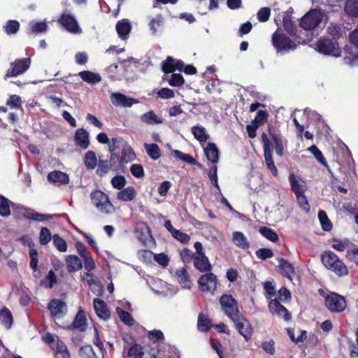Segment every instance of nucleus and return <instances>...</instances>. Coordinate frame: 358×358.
<instances>
[{
    "instance_id": "obj_36",
    "label": "nucleus",
    "mask_w": 358,
    "mask_h": 358,
    "mask_svg": "<svg viewBox=\"0 0 358 358\" xmlns=\"http://www.w3.org/2000/svg\"><path fill=\"white\" fill-rule=\"evenodd\" d=\"M82 278L84 281L87 282L93 292H101L102 290L100 285L89 272L84 273Z\"/></svg>"
},
{
    "instance_id": "obj_21",
    "label": "nucleus",
    "mask_w": 358,
    "mask_h": 358,
    "mask_svg": "<svg viewBox=\"0 0 358 358\" xmlns=\"http://www.w3.org/2000/svg\"><path fill=\"white\" fill-rule=\"evenodd\" d=\"M76 144L83 149H87L90 145L89 134L84 129H79L75 134Z\"/></svg>"
},
{
    "instance_id": "obj_6",
    "label": "nucleus",
    "mask_w": 358,
    "mask_h": 358,
    "mask_svg": "<svg viewBox=\"0 0 358 358\" xmlns=\"http://www.w3.org/2000/svg\"><path fill=\"white\" fill-rule=\"evenodd\" d=\"M236 329L245 340H249L252 335V327L250 322L241 314L231 318Z\"/></svg>"
},
{
    "instance_id": "obj_34",
    "label": "nucleus",
    "mask_w": 358,
    "mask_h": 358,
    "mask_svg": "<svg viewBox=\"0 0 358 358\" xmlns=\"http://www.w3.org/2000/svg\"><path fill=\"white\" fill-rule=\"evenodd\" d=\"M344 10L348 15L358 17V0H347Z\"/></svg>"
},
{
    "instance_id": "obj_26",
    "label": "nucleus",
    "mask_w": 358,
    "mask_h": 358,
    "mask_svg": "<svg viewBox=\"0 0 358 358\" xmlns=\"http://www.w3.org/2000/svg\"><path fill=\"white\" fill-rule=\"evenodd\" d=\"M87 326V320L85 313L83 310H80L74 319L72 327L78 331H83L86 329Z\"/></svg>"
},
{
    "instance_id": "obj_48",
    "label": "nucleus",
    "mask_w": 358,
    "mask_h": 358,
    "mask_svg": "<svg viewBox=\"0 0 358 358\" xmlns=\"http://www.w3.org/2000/svg\"><path fill=\"white\" fill-rule=\"evenodd\" d=\"M308 151L310 152L315 156V157L317 159V160L319 162H320L322 164H323L326 167L328 166L327 163L322 152L315 145H312L310 148H308Z\"/></svg>"
},
{
    "instance_id": "obj_43",
    "label": "nucleus",
    "mask_w": 358,
    "mask_h": 358,
    "mask_svg": "<svg viewBox=\"0 0 358 358\" xmlns=\"http://www.w3.org/2000/svg\"><path fill=\"white\" fill-rule=\"evenodd\" d=\"M318 218L320 221L322 227L325 231H330L332 228V224L329 220L326 213L324 210H320L318 213Z\"/></svg>"
},
{
    "instance_id": "obj_11",
    "label": "nucleus",
    "mask_w": 358,
    "mask_h": 358,
    "mask_svg": "<svg viewBox=\"0 0 358 358\" xmlns=\"http://www.w3.org/2000/svg\"><path fill=\"white\" fill-rule=\"evenodd\" d=\"M317 49L324 55H331L335 57L340 55V50L337 45L330 39L320 38L317 42Z\"/></svg>"
},
{
    "instance_id": "obj_10",
    "label": "nucleus",
    "mask_w": 358,
    "mask_h": 358,
    "mask_svg": "<svg viewBox=\"0 0 358 358\" xmlns=\"http://www.w3.org/2000/svg\"><path fill=\"white\" fill-rule=\"evenodd\" d=\"M58 22L69 32L72 34H80L82 32L76 19L71 14H62Z\"/></svg>"
},
{
    "instance_id": "obj_54",
    "label": "nucleus",
    "mask_w": 358,
    "mask_h": 358,
    "mask_svg": "<svg viewBox=\"0 0 358 358\" xmlns=\"http://www.w3.org/2000/svg\"><path fill=\"white\" fill-rule=\"evenodd\" d=\"M53 243L55 246L59 250L60 252H65L67 250V244L66 241L60 238L58 235L55 234L53 236Z\"/></svg>"
},
{
    "instance_id": "obj_23",
    "label": "nucleus",
    "mask_w": 358,
    "mask_h": 358,
    "mask_svg": "<svg viewBox=\"0 0 358 358\" xmlns=\"http://www.w3.org/2000/svg\"><path fill=\"white\" fill-rule=\"evenodd\" d=\"M131 28V24L127 19L120 20L116 24L117 32L119 36L122 39H125L128 36L130 33Z\"/></svg>"
},
{
    "instance_id": "obj_40",
    "label": "nucleus",
    "mask_w": 358,
    "mask_h": 358,
    "mask_svg": "<svg viewBox=\"0 0 358 358\" xmlns=\"http://www.w3.org/2000/svg\"><path fill=\"white\" fill-rule=\"evenodd\" d=\"M259 232L264 237L272 242H277L278 241V234L269 228L262 227L259 229Z\"/></svg>"
},
{
    "instance_id": "obj_27",
    "label": "nucleus",
    "mask_w": 358,
    "mask_h": 358,
    "mask_svg": "<svg viewBox=\"0 0 358 358\" xmlns=\"http://www.w3.org/2000/svg\"><path fill=\"white\" fill-rule=\"evenodd\" d=\"M232 241L237 247L246 250L250 247V243L246 236L241 231H234L232 234Z\"/></svg>"
},
{
    "instance_id": "obj_31",
    "label": "nucleus",
    "mask_w": 358,
    "mask_h": 358,
    "mask_svg": "<svg viewBox=\"0 0 358 358\" xmlns=\"http://www.w3.org/2000/svg\"><path fill=\"white\" fill-rule=\"evenodd\" d=\"M192 133L194 138L200 143L206 142L208 139V135L205 127L203 126H194L192 127Z\"/></svg>"
},
{
    "instance_id": "obj_1",
    "label": "nucleus",
    "mask_w": 358,
    "mask_h": 358,
    "mask_svg": "<svg viewBox=\"0 0 358 358\" xmlns=\"http://www.w3.org/2000/svg\"><path fill=\"white\" fill-rule=\"evenodd\" d=\"M321 261L326 268L338 277L348 275L349 271L344 262L334 252L328 250L321 255Z\"/></svg>"
},
{
    "instance_id": "obj_2",
    "label": "nucleus",
    "mask_w": 358,
    "mask_h": 358,
    "mask_svg": "<svg viewBox=\"0 0 358 358\" xmlns=\"http://www.w3.org/2000/svg\"><path fill=\"white\" fill-rule=\"evenodd\" d=\"M90 199L93 206L103 214L109 215L115 211V208L110 202L108 194L96 189L90 193Z\"/></svg>"
},
{
    "instance_id": "obj_16",
    "label": "nucleus",
    "mask_w": 358,
    "mask_h": 358,
    "mask_svg": "<svg viewBox=\"0 0 358 358\" xmlns=\"http://www.w3.org/2000/svg\"><path fill=\"white\" fill-rule=\"evenodd\" d=\"M48 180L56 185H66L69 182V176L60 171H54L48 175Z\"/></svg>"
},
{
    "instance_id": "obj_37",
    "label": "nucleus",
    "mask_w": 358,
    "mask_h": 358,
    "mask_svg": "<svg viewBox=\"0 0 358 358\" xmlns=\"http://www.w3.org/2000/svg\"><path fill=\"white\" fill-rule=\"evenodd\" d=\"M176 275L179 282L184 287H190L189 276L185 268L177 270Z\"/></svg>"
},
{
    "instance_id": "obj_17",
    "label": "nucleus",
    "mask_w": 358,
    "mask_h": 358,
    "mask_svg": "<svg viewBox=\"0 0 358 358\" xmlns=\"http://www.w3.org/2000/svg\"><path fill=\"white\" fill-rule=\"evenodd\" d=\"M194 264L200 272H208L212 269V265L205 255H194Z\"/></svg>"
},
{
    "instance_id": "obj_55",
    "label": "nucleus",
    "mask_w": 358,
    "mask_h": 358,
    "mask_svg": "<svg viewBox=\"0 0 358 358\" xmlns=\"http://www.w3.org/2000/svg\"><path fill=\"white\" fill-rule=\"evenodd\" d=\"M111 184L117 189H122L126 185V179L122 176H117L112 178Z\"/></svg>"
},
{
    "instance_id": "obj_47",
    "label": "nucleus",
    "mask_w": 358,
    "mask_h": 358,
    "mask_svg": "<svg viewBox=\"0 0 358 358\" xmlns=\"http://www.w3.org/2000/svg\"><path fill=\"white\" fill-rule=\"evenodd\" d=\"M20 28V23L17 20H9L3 27L7 34H13L17 32Z\"/></svg>"
},
{
    "instance_id": "obj_13",
    "label": "nucleus",
    "mask_w": 358,
    "mask_h": 358,
    "mask_svg": "<svg viewBox=\"0 0 358 358\" xmlns=\"http://www.w3.org/2000/svg\"><path fill=\"white\" fill-rule=\"evenodd\" d=\"M48 309L55 320L62 318L67 311L66 303L63 301L57 299H52L50 302Z\"/></svg>"
},
{
    "instance_id": "obj_9",
    "label": "nucleus",
    "mask_w": 358,
    "mask_h": 358,
    "mask_svg": "<svg viewBox=\"0 0 358 358\" xmlns=\"http://www.w3.org/2000/svg\"><path fill=\"white\" fill-rule=\"evenodd\" d=\"M272 43L277 51L294 49L296 45L285 34L275 31L272 36Z\"/></svg>"
},
{
    "instance_id": "obj_25",
    "label": "nucleus",
    "mask_w": 358,
    "mask_h": 358,
    "mask_svg": "<svg viewBox=\"0 0 358 358\" xmlns=\"http://www.w3.org/2000/svg\"><path fill=\"white\" fill-rule=\"evenodd\" d=\"M66 268L69 272H75L79 271L82 266V262L76 255H69L66 258Z\"/></svg>"
},
{
    "instance_id": "obj_62",
    "label": "nucleus",
    "mask_w": 358,
    "mask_h": 358,
    "mask_svg": "<svg viewBox=\"0 0 358 358\" xmlns=\"http://www.w3.org/2000/svg\"><path fill=\"white\" fill-rule=\"evenodd\" d=\"M271 15V9L268 7L262 8L257 13V18L260 22H264L268 20Z\"/></svg>"
},
{
    "instance_id": "obj_44",
    "label": "nucleus",
    "mask_w": 358,
    "mask_h": 358,
    "mask_svg": "<svg viewBox=\"0 0 358 358\" xmlns=\"http://www.w3.org/2000/svg\"><path fill=\"white\" fill-rule=\"evenodd\" d=\"M198 329L201 331H208L211 327L210 320L203 315H200L198 320Z\"/></svg>"
},
{
    "instance_id": "obj_56",
    "label": "nucleus",
    "mask_w": 358,
    "mask_h": 358,
    "mask_svg": "<svg viewBox=\"0 0 358 358\" xmlns=\"http://www.w3.org/2000/svg\"><path fill=\"white\" fill-rule=\"evenodd\" d=\"M297 202L300 208L305 212H308L310 210V206L308 204L306 196L304 193L296 194Z\"/></svg>"
},
{
    "instance_id": "obj_8",
    "label": "nucleus",
    "mask_w": 358,
    "mask_h": 358,
    "mask_svg": "<svg viewBox=\"0 0 358 358\" xmlns=\"http://www.w3.org/2000/svg\"><path fill=\"white\" fill-rule=\"evenodd\" d=\"M220 302L225 314L230 319L240 314L236 301L231 295L224 294L222 296Z\"/></svg>"
},
{
    "instance_id": "obj_63",
    "label": "nucleus",
    "mask_w": 358,
    "mask_h": 358,
    "mask_svg": "<svg viewBox=\"0 0 358 358\" xmlns=\"http://www.w3.org/2000/svg\"><path fill=\"white\" fill-rule=\"evenodd\" d=\"M256 256L260 259H266L273 256V252L268 248H261L256 251Z\"/></svg>"
},
{
    "instance_id": "obj_35",
    "label": "nucleus",
    "mask_w": 358,
    "mask_h": 358,
    "mask_svg": "<svg viewBox=\"0 0 358 358\" xmlns=\"http://www.w3.org/2000/svg\"><path fill=\"white\" fill-rule=\"evenodd\" d=\"M84 163L88 169H94L98 164L96 154L93 151H88L85 155Z\"/></svg>"
},
{
    "instance_id": "obj_59",
    "label": "nucleus",
    "mask_w": 358,
    "mask_h": 358,
    "mask_svg": "<svg viewBox=\"0 0 358 358\" xmlns=\"http://www.w3.org/2000/svg\"><path fill=\"white\" fill-rule=\"evenodd\" d=\"M40 243L42 245H46L51 240V233L46 227H43L40 232Z\"/></svg>"
},
{
    "instance_id": "obj_28",
    "label": "nucleus",
    "mask_w": 358,
    "mask_h": 358,
    "mask_svg": "<svg viewBox=\"0 0 358 358\" xmlns=\"http://www.w3.org/2000/svg\"><path fill=\"white\" fill-rule=\"evenodd\" d=\"M23 215L26 218L36 222H43L45 220H52L54 217L52 215L38 213L31 209L25 210Z\"/></svg>"
},
{
    "instance_id": "obj_58",
    "label": "nucleus",
    "mask_w": 358,
    "mask_h": 358,
    "mask_svg": "<svg viewBox=\"0 0 358 358\" xmlns=\"http://www.w3.org/2000/svg\"><path fill=\"white\" fill-rule=\"evenodd\" d=\"M185 80L181 74L173 73L171 78L169 80V83L171 86L179 87L184 84Z\"/></svg>"
},
{
    "instance_id": "obj_30",
    "label": "nucleus",
    "mask_w": 358,
    "mask_h": 358,
    "mask_svg": "<svg viewBox=\"0 0 358 358\" xmlns=\"http://www.w3.org/2000/svg\"><path fill=\"white\" fill-rule=\"evenodd\" d=\"M78 76L85 82L92 85L98 83L101 80V77L99 73H93L89 71H80L78 73Z\"/></svg>"
},
{
    "instance_id": "obj_64",
    "label": "nucleus",
    "mask_w": 358,
    "mask_h": 358,
    "mask_svg": "<svg viewBox=\"0 0 358 358\" xmlns=\"http://www.w3.org/2000/svg\"><path fill=\"white\" fill-rule=\"evenodd\" d=\"M30 257V266L35 271L38 267V252L35 249H31L29 250Z\"/></svg>"
},
{
    "instance_id": "obj_50",
    "label": "nucleus",
    "mask_w": 358,
    "mask_h": 358,
    "mask_svg": "<svg viewBox=\"0 0 358 358\" xmlns=\"http://www.w3.org/2000/svg\"><path fill=\"white\" fill-rule=\"evenodd\" d=\"M349 244L350 241L348 239L343 241H341L338 239H333L331 246L334 250L338 252H343L349 245Z\"/></svg>"
},
{
    "instance_id": "obj_61",
    "label": "nucleus",
    "mask_w": 358,
    "mask_h": 358,
    "mask_svg": "<svg viewBox=\"0 0 358 358\" xmlns=\"http://www.w3.org/2000/svg\"><path fill=\"white\" fill-rule=\"evenodd\" d=\"M267 117L268 114L265 110H259L252 123L259 127L267 121Z\"/></svg>"
},
{
    "instance_id": "obj_41",
    "label": "nucleus",
    "mask_w": 358,
    "mask_h": 358,
    "mask_svg": "<svg viewBox=\"0 0 358 358\" xmlns=\"http://www.w3.org/2000/svg\"><path fill=\"white\" fill-rule=\"evenodd\" d=\"M136 158V155L129 146L125 147L122 150L121 161L125 163L131 162Z\"/></svg>"
},
{
    "instance_id": "obj_60",
    "label": "nucleus",
    "mask_w": 358,
    "mask_h": 358,
    "mask_svg": "<svg viewBox=\"0 0 358 358\" xmlns=\"http://www.w3.org/2000/svg\"><path fill=\"white\" fill-rule=\"evenodd\" d=\"M130 171L131 174L137 178H141L144 176V170L141 164H132L130 168Z\"/></svg>"
},
{
    "instance_id": "obj_14",
    "label": "nucleus",
    "mask_w": 358,
    "mask_h": 358,
    "mask_svg": "<svg viewBox=\"0 0 358 358\" xmlns=\"http://www.w3.org/2000/svg\"><path fill=\"white\" fill-rule=\"evenodd\" d=\"M268 308L273 315L282 317L285 321H289L291 319V315L288 313L287 310L281 305L278 300H271L268 304Z\"/></svg>"
},
{
    "instance_id": "obj_19",
    "label": "nucleus",
    "mask_w": 358,
    "mask_h": 358,
    "mask_svg": "<svg viewBox=\"0 0 358 358\" xmlns=\"http://www.w3.org/2000/svg\"><path fill=\"white\" fill-rule=\"evenodd\" d=\"M278 261L281 274L289 280L292 281V276L295 274L293 266L282 258L279 259Z\"/></svg>"
},
{
    "instance_id": "obj_4",
    "label": "nucleus",
    "mask_w": 358,
    "mask_h": 358,
    "mask_svg": "<svg viewBox=\"0 0 358 358\" xmlns=\"http://www.w3.org/2000/svg\"><path fill=\"white\" fill-rule=\"evenodd\" d=\"M325 306L331 312L341 313L346 308V301L343 296L331 293L325 299Z\"/></svg>"
},
{
    "instance_id": "obj_33",
    "label": "nucleus",
    "mask_w": 358,
    "mask_h": 358,
    "mask_svg": "<svg viewBox=\"0 0 358 358\" xmlns=\"http://www.w3.org/2000/svg\"><path fill=\"white\" fill-rule=\"evenodd\" d=\"M52 350L55 351V358H70L69 352L63 341L57 343Z\"/></svg>"
},
{
    "instance_id": "obj_39",
    "label": "nucleus",
    "mask_w": 358,
    "mask_h": 358,
    "mask_svg": "<svg viewBox=\"0 0 358 358\" xmlns=\"http://www.w3.org/2000/svg\"><path fill=\"white\" fill-rule=\"evenodd\" d=\"M0 322L6 327L10 328L13 323V317L10 312L7 308L0 310Z\"/></svg>"
},
{
    "instance_id": "obj_52",
    "label": "nucleus",
    "mask_w": 358,
    "mask_h": 358,
    "mask_svg": "<svg viewBox=\"0 0 358 358\" xmlns=\"http://www.w3.org/2000/svg\"><path fill=\"white\" fill-rule=\"evenodd\" d=\"M164 22V17L162 15H158L151 20L149 26L153 34L157 32V28L162 26Z\"/></svg>"
},
{
    "instance_id": "obj_46",
    "label": "nucleus",
    "mask_w": 358,
    "mask_h": 358,
    "mask_svg": "<svg viewBox=\"0 0 358 358\" xmlns=\"http://www.w3.org/2000/svg\"><path fill=\"white\" fill-rule=\"evenodd\" d=\"M172 155L176 159H179L187 164H194L195 163V159L189 155L183 153L179 150H173Z\"/></svg>"
},
{
    "instance_id": "obj_38",
    "label": "nucleus",
    "mask_w": 358,
    "mask_h": 358,
    "mask_svg": "<svg viewBox=\"0 0 358 358\" xmlns=\"http://www.w3.org/2000/svg\"><path fill=\"white\" fill-rule=\"evenodd\" d=\"M264 152L265 162H266L268 169L270 170V171L271 172V173L273 174V176H278V169H277L276 166H275L274 162L272 158V150H267V151L266 150V151H264Z\"/></svg>"
},
{
    "instance_id": "obj_15",
    "label": "nucleus",
    "mask_w": 358,
    "mask_h": 358,
    "mask_svg": "<svg viewBox=\"0 0 358 358\" xmlns=\"http://www.w3.org/2000/svg\"><path fill=\"white\" fill-rule=\"evenodd\" d=\"M94 309L97 316L104 320H108L110 313L108 309L106 303L101 299H94L93 301Z\"/></svg>"
},
{
    "instance_id": "obj_24",
    "label": "nucleus",
    "mask_w": 358,
    "mask_h": 358,
    "mask_svg": "<svg viewBox=\"0 0 358 358\" xmlns=\"http://www.w3.org/2000/svg\"><path fill=\"white\" fill-rule=\"evenodd\" d=\"M136 196V192L135 189L131 186L121 189L117 194V199L124 202L131 201Z\"/></svg>"
},
{
    "instance_id": "obj_42",
    "label": "nucleus",
    "mask_w": 358,
    "mask_h": 358,
    "mask_svg": "<svg viewBox=\"0 0 358 358\" xmlns=\"http://www.w3.org/2000/svg\"><path fill=\"white\" fill-rule=\"evenodd\" d=\"M79 355L81 358H99L91 345L82 346L79 350Z\"/></svg>"
},
{
    "instance_id": "obj_3",
    "label": "nucleus",
    "mask_w": 358,
    "mask_h": 358,
    "mask_svg": "<svg viewBox=\"0 0 358 358\" xmlns=\"http://www.w3.org/2000/svg\"><path fill=\"white\" fill-rule=\"evenodd\" d=\"M322 17L323 15L320 10L312 9L301 18L300 24L304 29L311 30L318 26Z\"/></svg>"
},
{
    "instance_id": "obj_49",
    "label": "nucleus",
    "mask_w": 358,
    "mask_h": 358,
    "mask_svg": "<svg viewBox=\"0 0 358 358\" xmlns=\"http://www.w3.org/2000/svg\"><path fill=\"white\" fill-rule=\"evenodd\" d=\"M117 313L118 314V316L120 319L125 324L128 325H132L134 323V320L132 318L131 315L126 312L122 310L121 308H117Z\"/></svg>"
},
{
    "instance_id": "obj_12",
    "label": "nucleus",
    "mask_w": 358,
    "mask_h": 358,
    "mask_svg": "<svg viewBox=\"0 0 358 358\" xmlns=\"http://www.w3.org/2000/svg\"><path fill=\"white\" fill-rule=\"evenodd\" d=\"M110 101L115 106L124 108H129L132 106L134 104L139 103L138 100L127 96L120 92L112 93L110 94Z\"/></svg>"
},
{
    "instance_id": "obj_57",
    "label": "nucleus",
    "mask_w": 358,
    "mask_h": 358,
    "mask_svg": "<svg viewBox=\"0 0 358 358\" xmlns=\"http://www.w3.org/2000/svg\"><path fill=\"white\" fill-rule=\"evenodd\" d=\"M142 355V348L138 344L131 345L127 352V357L138 358Z\"/></svg>"
},
{
    "instance_id": "obj_29",
    "label": "nucleus",
    "mask_w": 358,
    "mask_h": 358,
    "mask_svg": "<svg viewBox=\"0 0 358 358\" xmlns=\"http://www.w3.org/2000/svg\"><path fill=\"white\" fill-rule=\"evenodd\" d=\"M140 119L142 122L147 124H160L163 123L162 119L159 117L152 110L143 114Z\"/></svg>"
},
{
    "instance_id": "obj_53",
    "label": "nucleus",
    "mask_w": 358,
    "mask_h": 358,
    "mask_svg": "<svg viewBox=\"0 0 358 358\" xmlns=\"http://www.w3.org/2000/svg\"><path fill=\"white\" fill-rule=\"evenodd\" d=\"M6 104L10 108L18 109L21 107L22 105L21 97L15 94L11 95L7 101Z\"/></svg>"
},
{
    "instance_id": "obj_45",
    "label": "nucleus",
    "mask_w": 358,
    "mask_h": 358,
    "mask_svg": "<svg viewBox=\"0 0 358 358\" xmlns=\"http://www.w3.org/2000/svg\"><path fill=\"white\" fill-rule=\"evenodd\" d=\"M29 26L32 33H41L47 30L48 25L44 22H34L32 21L29 23Z\"/></svg>"
},
{
    "instance_id": "obj_7",
    "label": "nucleus",
    "mask_w": 358,
    "mask_h": 358,
    "mask_svg": "<svg viewBox=\"0 0 358 358\" xmlns=\"http://www.w3.org/2000/svg\"><path fill=\"white\" fill-rule=\"evenodd\" d=\"M198 284L202 292L213 293L217 289V278L213 273H207L201 275Z\"/></svg>"
},
{
    "instance_id": "obj_5",
    "label": "nucleus",
    "mask_w": 358,
    "mask_h": 358,
    "mask_svg": "<svg viewBox=\"0 0 358 358\" xmlns=\"http://www.w3.org/2000/svg\"><path fill=\"white\" fill-rule=\"evenodd\" d=\"M30 58H24L15 60L10 64V68L8 70L6 78L16 77L25 73L31 64Z\"/></svg>"
},
{
    "instance_id": "obj_51",
    "label": "nucleus",
    "mask_w": 358,
    "mask_h": 358,
    "mask_svg": "<svg viewBox=\"0 0 358 358\" xmlns=\"http://www.w3.org/2000/svg\"><path fill=\"white\" fill-rule=\"evenodd\" d=\"M10 210L8 199L0 196V215L3 217L10 215Z\"/></svg>"
},
{
    "instance_id": "obj_18",
    "label": "nucleus",
    "mask_w": 358,
    "mask_h": 358,
    "mask_svg": "<svg viewBox=\"0 0 358 358\" xmlns=\"http://www.w3.org/2000/svg\"><path fill=\"white\" fill-rule=\"evenodd\" d=\"M289 181L291 185L292 190L294 192L296 195L304 193L306 188V185L303 180L299 179L294 174L291 173L289 176Z\"/></svg>"
},
{
    "instance_id": "obj_22",
    "label": "nucleus",
    "mask_w": 358,
    "mask_h": 358,
    "mask_svg": "<svg viewBox=\"0 0 358 358\" xmlns=\"http://www.w3.org/2000/svg\"><path fill=\"white\" fill-rule=\"evenodd\" d=\"M205 155L208 161L213 164H216L219 160V150L216 145L209 143L204 149Z\"/></svg>"
},
{
    "instance_id": "obj_20",
    "label": "nucleus",
    "mask_w": 358,
    "mask_h": 358,
    "mask_svg": "<svg viewBox=\"0 0 358 358\" xmlns=\"http://www.w3.org/2000/svg\"><path fill=\"white\" fill-rule=\"evenodd\" d=\"M268 132L270 138L274 143L276 154L279 156H282L283 155V145L280 135L278 134L273 127L268 128Z\"/></svg>"
},
{
    "instance_id": "obj_32",
    "label": "nucleus",
    "mask_w": 358,
    "mask_h": 358,
    "mask_svg": "<svg viewBox=\"0 0 358 358\" xmlns=\"http://www.w3.org/2000/svg\"><path fill=\"white\" fill-rule=\"evenodd\" d=\"M145 150L148 155L152 159L157 160L161 156V152L159 146L156 143H145Z\"/></svg>"
}]
</instances>
